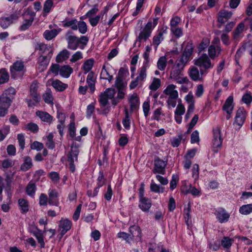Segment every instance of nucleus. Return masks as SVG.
<instances>
[{
  "instance_id": "obj_1",
  "label": "nucleus",
  "mask_w": 252,
  "mask_h": 252,
  "mask_svg": "<svg viewBox=\"0 0 252 252\" xmlns=\"http://www.w3.org/2000/svg\"><path fill=\"white\" fill-rule=\"evenodd\" d=\"M126 73V69L123 67H121L116 78L115 85L118 90L117 97L119 99H122L125 96Z\"/></svg>"
},
{
  "instance_id": "obj_2",
  "label": "nucleus",
  "mask_w": 252,
  "mask_h": 252,
  "mask_svg": "<svg viewBox=\"0 0 252 252\" xmlns=\"http://www.w3.org/2000/svg\"><path fill=\"white\" fill-rule=\"evenodd\" d=\"M158 18H155L152 22L149 20L145 27L140 32L137 39V41H146L151 36L153 29L157 25Z\"/></svg>"
},
{
  "instance_id": "obj_3",
  "label": "nucleus",
  "mask_w": 252,
  "mask_h": 252,
  "mask_svg": "<svg viewBox=\"0 0 252 252\" xmlns=\"http://www.w3.org/2000/svg\"><path fill=\"white\" fill-rule=\"evenodd\" d=\"M116 91L114 88H108L99 95L98 101L102 107L106 106L108 104V100L112 99V103L114 105L117 104V101L114 98Z\"/></svg>"
},
{
  "instance_id": "obj_4",
  "label": "nucleus",
  "mask_w": 252,
  "mask_h": 252,
  "mask_svg": "<svg viewBox=\"0 0 252 252\" xmlns=\"http://www.w3.org/2000/svg\"><path fill=\"white\" fill-rule=\"evenodd\" d=\"M213 132V151L215 153H217L221 147L223 138L221 137L220 128V127L216 126L214 128Z\"/></svg>"
},
{
  "instance_id": "obj_5",
  "label": "nucleus",
  "mask_w": 252,
  "mask_h": 252,
  "mask_svg": "<svg viewBox=\"0 0 252 252\" xmlns=\"http://www.w3.org/2000/svg\"><path fill=\"white\" fill-rule=\"evenodd\" d=\"M15 94L16 90L14 88L10 87L7 89L0 97V104L9 107Z\"/></svg>"
},
{
  "instance_id": "obj_6",
  "label": "nucleus",
  "mask_w": 252,
  "mask_h": 252,
  "mask_svg": "<svg viewBox=\"0 0 252 252\" xmlns=\"http://www.w3.org/2000/svg\"><path fill=\"white\" fill-rule=\"evenodd\" d=\"M194 64L200 68H203L205 70L212 68L214 64L211 63L210 58L206 54H202L198 58L194 60Z\"/></svg>"
},
{
  "instance_id": "obj_7",
  "label": "nucleus",
  "mask_w": 252,
  "mask_h": 252,
  "mask_svg": "<svg viewBox=\"0 0 252 252\" xmlns=\"http://www.w3.org/2000/svg\"><path fill=\"white\" fill-rule=\"evenodd\" d=\"M141 230L140 227L137 225H133L131 226L128 230V233H127V242L131 241V244H134L140 238Z\"/></svg>"
},
{
  "instance_id": "obj_8",
  "label": "nucleus",
  "mask_w": 252,
  "mask_h": 252,
  "mask_svg": "<svg viewBox=\"0 0 252 252\" xmlns=\"http://www.w3.org/2000/svg\"><path fill=\"white\" fill-rule=\"evenodd\" d=\"M79 153V149L76 146H71V150L67 156V161L69 162L70 170L73 172L75 170V166L74 164L77 161L78 156Z\"/></svg>"
},
{
  "instance_id": "obj_9",
  "label": "nucleus",
  "mask_w": 252,
  "mask_h": 252,
  "mask_svg": "<svg viewBox=\"0 0 252 252\" xmlns=\"http://www.w3.org/2000/svg\"><path fill=\"white\" fill-rule=\"evenodd\" d=\"M186 64L187 63L183 61L178 59L171 68L169 77L175 78L178 75H180Z\"/></svg>"
},
{
  "instance_id": "obj_10",
  "label": "nucleus",
  "mask_w": 252,
  "mask_h": 252,
  "mask_svg": "<svg viewBox=\"0 0 252 252\" xmlns=\"http://www.w3.org/2000/svg\"><path fill=\"white\" fill-rule=\"evenodd\" d=\"M18 18L19 16L17 14H12L8 17H2L0 18V26L3 29H6Z\"/></svg>"
},
{
  "instance_id": "obj_11",
  "label": "nucleus",
  "mask_w": 252,
  "mask_h": 252,
  "mask_svg": "<svg viewBox=\"0 0 252 252\" xmlns=\"http://www.w3.org/2000/svg\"><path fill=\"white\" fill-rule=\"evenodd\" d=\"M66 39L68 49L73 50L77 49L79 44V39L77 37L72 35L71 32H68L66 34Z\"/></svg>"
},
{
  "instance_id": "obj_12",
  "label": "nucleus",
  "mask_w": 252,
  "mask_h": 252,
  "mask_svg": "<svg viewBox=\"0 0 252 252\" xmlns=\"http://www.w3.org/2000/svg\"><path fill=\"white\" fill-rule=\"evenodd\" d=\"M205 71L200 70L199 72L197 68L192 66L189 70L190 78L194 81H201L203 80V74Z\"/></svg>"
},
{
  "instance_id": "obj_13",
  "label": "nucleus",
  "mask_w": 252,
  "mask_h": 252,
  "mask_svg": "<svg viewBox=\"0 0 252 252\" xmlns=\"http://www.w3.org/2000/svg\"><path fill=\"white\" fill-rule=\"evenodd\" d=\"M129 104V111L130 112H136L138 110L140 102L137 94L134 93L131 95L128 99Z\"/></svg>"
},
{
  "instance_id": "obj_14",
  "label": "nucleus",
  "mask_w": 252,
  "mask_h": 252,
  "mask_svg": "<svg viewBox=\"0 0 252 252\" xmlns=\"http://www.w3.org/2000/svg\"><path fill=\"white\" fill-rule=\"evenodd\" d=\"M244 22L240 23L232 32V38L235 41H239L243 37V32L246 30Z\"/></svg>"
},
{
  "instance_id": "obj_15",
  "label": "nucleus",
  "mask_w": 252,
  "mask_h": 252,
  "mask_svg": "<svg viewBox=\"0 0 252 252\" xmlns=\"http://www.w3.org/2000/svg\"><path fill=\"white\" fill-rule=\"evenodd\" d=\"M218 221L221 223L226 222L230 217V215L223 208H220L217 210L215 213Z\"/></svg>"
},
{
  "instance_id": "obj_16",
  "label": "nucleus",
  "mask_w": 252,
  "mask_h": 252,
  "mask_svg": "<svg viewBox=\"0 0 252 252\" xmlns=\"http://www.w3.org/2000/svg\"><path fill=\"white\" fill-rule=\"evenodd\" d=\"M246 119V113L243 108H239L237 111L234 125H237L238 128L243 125Z\"/></svg>"
},
{
  "instance_id": "obj_17",
  "label": "nucleus",
  "mask_w": 252,
  "mask_h": 252,
  "mask_svg": "<svg viewBox=\"0 0 252 252\" xmlns=\"http://www.w3.org/2000/svg\"><path fill=\"white\" fill-rule=\"evenodd\" d=\"M193 46L192 42H188L184 49L181 58L179 59L187 63L193 52Z\"/></svg>"
},
{
  "instance_id": "obj_18",
  "label": "nucleus",
  "mask_w": 252,
  "mask_h": 252,
  "mask_svg": "<svg viewBox=\"0 0 252 252\" xmlns=\"http://www.w3.org/2000/svg\"><path fill=\"white\" fill-rule=\"evenodd\" d=\"M48 203L50 205L58 206L59 204V193L55 189H49L48 191Z\"/></svg>"
},
{
  "instance_id": "obj_19",
  "label": "nucleus",
  "mask_w": 252,
  "mask_h": 252,
  "mask_svg": "<svg viewBox=\"0 0 252 252\" xmlns=\"http://www.w3.org/2000/svg\"><path fill=\"white\" fill-rule=\"evenodd\" d=\"M166 163L162 159H159V158H157L155 160V167L153 170V172L155 174L159 173L161 174H164L165 172V166Z\"/></svg>"
},
{
  "instance_id": "obj_20",
  "label": "nucleus",
  "mask_w": 252,
  "mask_h": 252,
  "mask_svg": "<svg viewBox=\"0 0 252 252\" xmlns=\"http://www.w3.org/2000/svg\"><path fill=\"white\" fill-rule=\"evenodd\" d=\"M52 53L47 54V55H41L38 58V63H39V69L40 71L44 70L50 61V60L52 56Z\"/></svg>"
},
{
  "instance_id": "obj_21",
  "label": "nucleus",
  "mask_w": 252,
  "mask_h": 252,
  "mask_svg": "<svg viewBox=\"0 0 252 252\" xmlns=\"http://www.w3.org/2000/svg\"><path fill=\"white\" fill-rule=\"evenodd\" d=\"M232 14L231 11L221 9L218 14V22L221 24L224 23L231 17Z\"/></svg>"
},
{
  "instance_id": "obj_22",
  "label": "nucleus",
  "mask_w": 252,
  "mask_h": 252,
  "mask_svg": "<svg viewBox=\"0 0 252 252\" xmlns=\"http://www.w3.org/2000/svg\"><path fill=\"white\" fill-rule=\"evenodd\" d=\"M139 199L140 204L139 206L140 208L143 211H148L152 206L151 200L143 195L142 192L141 193V196L139 197Z\"/></svg>"
},
{
  "instance_id": "obj_23",
  "label": "nucleus",
  "mask_w": 252,
  "mask_h": 252,
  "mask_svg": "<svg viewBox=\"0 0 252 252\" xmlns=\"http://www.w3.org/2000/svg\"><path fill=\"white\" fill-rule=\"evenodd\" d=\"M26 14L30 15V17L28 19H25L24 20L23 24L20 27V30L21 31L27 30L32 25L34 20L35 13L33 12L27 11Z\"/></svg>"
},
{
  "instance_id": "obj_24",
  "label": "nucleus",
  "mask_w": 252,
  "mask_h": 252,
  "mask_svg": "<svg viewBox=\"0 0 252 252\" xmlns=\"http://www.w3.org/2000/svg\"><path fill=\"white\" fill-rule=\"evenodd\" d=\"M37 83L33 82L30 87V96L36 103H38L40 100V96L37 92Z\"/></svg>"
},
{
  "instance_id": "obj_25",
  "label": "nucleus",
  "mask_w": 252,
  "mask_h": 252,
  "mask_svg": "<svg viewBox=\"0 0 252 252\" xmlns=\"http://www.w3.org/2000/svg\"><path fill=\"white\" fill-rule=\"evenodd\" d=\"M71 221L67 219L63 220V219L60 221L59 227L61 229V234L63 235L68 231L71 227Z\"/></svg>"
},
{
  "instance_id": "obj_26",
  "label": "nucleus",
  "mask_w": 252,
  "mask_h": 252,
  "mask_svg": "<svg viewBox=\"0 0 252 252\" xmlns=\"http://www.w3.org/2000/svg\"><path fill=\"white\" fill-rule=\"evenodd\" d=\"M176 86L173 84L168 85L166 88L164 90V93L169 95L171 98H177L178 97V93L175 90Z\"/></svg>"
},
{
  "instance_id": "obj_27",
  "label": "nucleus",
  "mask_w": 252,
  "mask_h": 252,
  "mask_svg": "<svg viewBox=\"0 0 252 252\" xmlns=\"http://www.w3.org/2000/svg\"><path fill=\"white\" fill-rule=\"evenodd\" d=\"M221 52V48L219 45L212 44L208 48L209 58L214 59L216 56H219Z\"/></svg>"
},
{
  "instance_id": "obj_28",
  "label": "nucleus",
  "mask_w": 252,
  "mask_h": 252,
  "mask_svg": "<svg viewBox=\"0 0 252 252\" xmlns=\"http://www.w3.org/2000/svg\"><path fill=\"white\" fill-rule=\"evenodd\" d=\"M35 49L40 51L41 55H47V54L52 53V50L50 46L42 43H38Z\"/></svg>"
},
{
  "instance_id": "obj_29",
  "label": "nucleus",
  "mask_w": 252,
  "mask_h": 252,
  "mask_svg": "<svg viewBox=\"0 0 252 252\" xmlns=\"http://www.w3.org/2000/svg\"><path fill=\"white\" fill-rule=\"evenodd\" d=\"M233 96H230L226 100L223 106V110L225 111L227 114H231L232 112L234 107V105L233 104Z\"/></svg>"
},
{
  "instance_id": "obj_30",
  "label": "nucleus",
  "mask_w": 252,
  "mask_h": 252,
  "mask_svg": "<svg viewBox=\"0 0 252 252\" xmlns=\"http://www.w3.org/2000/svg\"><path fill=\"white\" fill-rule=\"evenodd\" d=\"M36 114L43 122L48 124H50L52 122L53 117L47 112L38 111Z\"/></svg>"
},
{
  "instance_id": "obj_31",
  "label": "nucleus",
  "mask_w": 252,
  "mask_h": 252,
  "mask_svg": "<svg viewBox=\"0 0 252 252\" xmlns=\"http://www.w3.org/2000/svg\"><path fill=\"white\" fill-rule=\"evenodd\" d=\"M24 68V63L21 61H17L15 62L12 66L10 68L11 76L12 77H15L14 73L16 71H21L23 70Z\"/></svg>"
},
{
  "instance_id": "obj_32",
  "label": "nucleus",
  "mask_w": 252,
  "mask_h": 252,
  "mask_svg": "<svg viewBox=\"0 0 252 252\" xmlns=\"http://www.w3.org/2000/svg\"><path fill=\"white\" fill-rule=\"evenodd\" d=\"M73 72V69L68 65L61 66L60 74L64 77H68Z\"/></svg>"
},
{
  "instance_id": "obj_33",
  "label": "nucleus",
  "mask_w": 252,
  "mask_h": 252,
  "mask_svg": "<svg viewBox=\"0 0 252 252\" xmlns=\"http://www.w3.org/2000/svg\"><path fill=\"white\" fill-rule=\"evenodd\" d=\"M18 205L20 208L21 212L25 214L29 211V205L28 201L23 198L18 200Z\"/></svg>"
},
{
  "instance_id": "obj_34",
  "label": "nucleus",
  "mask_w": 252,
  "mask_h": 252,
  "mask_svg": "<svg viewBox=\"0 0 252 252\" xmlns=\"http://www.w3.org/2000/svg\"><path fill=\"white\" fill-rule=\"evenodd\" d=\"M32 166V158L26 156L24 158V161L21 165V170L23 171H26L30 169Z\"/></svg>"
},
{
  "instance_id": "obj_35",
  "label": "nucleus",
  "mask_w": 252,
  "mask_h": 252,
  "mask_svg": "<svg viewBox=\"0 0 252 252\" xmlns=\"http://www.w3.org/2000/svg\"><path fill=\"white\" fill-rule=\"evenodd\" d=\"M69 56V52L66 49H64L57 56L56 61L58 63H62L67 60Z\"/></svg>"
},
{
  "instance_id": "obj_36",
  "label": "nucleus",
  "mask_w": 252,
  "mask_h": 252,
  "mask_svg": "<svg viewBox=\"0 0 252 252\" xmlns=\"http://www.w3.org/2000/svg\"><path fill=\"white\" fill-rule=\"evenodd\" d=\"M59 31L56 29H53L51 30H46L44 32L43 35L44 38L50 40L54 38L59 33Z\"/></svg>"
},
{
  "instance_id": "obj_37",
  "label": "nucleus",
  "mask_w": 252,
  "mask_h": 252,
  "mask_svg": "<svg viewBox=\"0 0 252 252\" xmlns=\"http://www.w3.org/2000/svg\"><path fill=\"white\" fill-rule=\"evenodd\" d=\"M94 63V60L93 59H89L87 60L84 63L82 69L84 70V73L89 72L92 68Z\"/></svg>"
},
{
  "instance_id": "obj_38",
  "label": "nucleus",
  "mask_w": 252,
  "mask_h": 252,
  "mask_svg": "<svg viewBox=\"0 0 252 252\" xmlns=\"http://www.w3.org/2000/svg\"><path fill=\"white\" fill-rule=\"evenodd\" d=\"M36 189V185L35 183L31 181L29 183L26 187V191L28 195L32 197L34 195Z\"/></svg>"
},
{
  "instance_id": "obj_39",
  "label": "nucleus",
  "mask_w": 252,
  "mask_h": 252,
  "mask_svg": "<svg viewBox=\"0 0 252 252\" xmlns=\"http://www.w3.org/2000/svg\"><path fill=\"white\" fill-rule=\"evenodd\" d=\"M33 235L37 239L38 242L40 244L41 248H44L45 243L41 231L36 228V230L33 232Z\"/></svg>"
},
{
  "instance_id": "obj_40",
  "label": "nucleus",
  "mask_w": 252,
  "mask_h": 252,
  "mask_svg": "<svg viewBox=\"0 0 252 252\" xmlns=\"http://www.w3.org/2000/svg\"><path fill=\"white\" fill-rule=\"evenodd\" d=\"M52 85L56 90L59 91H63L67 87L66 84L62 83L59 80L54 81L52 83Z\"/></svg>"
},
{
  "instance_id": "obj_41",
  "label": "nucleus",
  "mask_w": 252,
  "mask_h": 252,
  "mask_svg": "<svg viewBox=\"0 0 252 252\" xmlns=\"http://www.w3.org/2000/svg\"><path fill=\"white\" fill-rule=\"evenodd\" d=\"M164 188L156 184L153 180H152L150 185V190L151 191L156 193H162L164 191Z\"/></svg>"
},
{
  "instance_id": "obj_42",
  "label": "nucleus",
  "mask_w": 252,
  "mask_h": 252,
  "mask_svg": "<svg viewBox=\"0 0 252 252\" xmlns=\"http://www.w3.org/2000/svg\"><path fill=\"white\" fill-rule=\"evenodd\" d=\"M9 74L5 69H0V84L6 83L9 80Z\"/></svg>"
},
{
  "instance_id": "obj_43",
  "label": "nucleus",
  "mask_w": 252,
  "mask_h": 252,
  "mask_svg": "<svg viewBox=\"0 0 252 252\" xmlns=\"http://www.w3.org/2000/svg\"><path fill=\"white\" fill-rule=\"evenodd\" d=\"M100 78L102 79L108 80L109 82H111L113 79V76L109 74L105 65L103 66L100 73Z\"/></svg>"
},
{
  "instance_id": "obj_44",
  "label": "nucleus",
  "mask_w": 252,
  "mask_h": 252,
  "mask_svg": "<svg viewBox=\"0 0 252 252\" xmlns=\"http://www.w3.org/2000/svg\"><path fill=\"white\" fill-rule=\"evenodd\" d=\"M239 212L245 215H247L252 212V204L244 205L240 207Z\"/></svg>"
},
{
  "instance_id": "obj_45",
  "label": "nucleus",
  "mask_w": 252,
  "mask_h": 252,
  "mask_svg": "<svg viewBox=\"0 0 252 252\" xmlns=\"http://www.w3.org/2000/svg\"><path fill=\"white\" fill-rule=\"evenodd\" d=\"M1 167L3 169H6L12 167L15 164V161L10 158H5L1 161Z\"/></svg>"
},
{
  "instance_id": "obj_46",
  "label": "nucleus",
  "mask_w": 252,
  "mask_h": 252,
  "mask_svg": "<svg viewBox=\"0 0 252 252\" xmlns=\"http://www.w3.org/2000/svg\"><path fill=\"white\" fill-rule=\"evenodd\" d=\"M167 59L165 56L160 57L157 63V67L160 70H164L166 66Z\"/></svg>"
},
{
  "instance_id": "obj_47",
  "label": "nucleus",
  "mask_w": 252,
  "mask_h": 252,
  "mask_svg": "<svg viewBox=\"0 0 252 252\" xmlns=\"http://www.w3.org/2000/svg\"><path fill=\"white\" fill-rule=\"evenodd\" d=\"M161 86L160 79L154 77L153 79L152 82L149 86V89L153 91L157 90Z\"/></svg>"
},
{
  "instance_id": "obj_48",
  "label": "nucleus",
  "mask_w": 252,
  "mask_h": 252,
  "mask_svg": "<svg viewBox=\"0 0 252 252\" xmlns=\"http://www.w3.org/2000/svg\"><path fill=\"white\" fill-rule=\"evenodd\" d=\"M43 98L46 103L53 104V97L50 90H47L43 95Z\"/></svg>"
},
{
  "instance_id": "obj_49",
  "label": "nucleus",
  "mask_w": 252,
  "mask_h": 252,
  "mask_svg": "<svg viewBox=\"0 0 252 252\" xmlns=\"http://www.w3.org/2000/svg\"><path fill=\"white\" fill-rule=\"evenodd\" d=\"M147 66L144 65L140 69L138 76L136 77L137 80L142 82L146 77V70Z\"/></svg>"
},
{
  "instance_id": "obj_50",
  "label": "nucleus",
  "mask_w": 252,
  "mask_h": 252,
  "mask_svg": "<svg viewBox=\"0 0 252 252\" xmlns=\"http://www.w3.org/2000/svg\"><path fill=\"white\" fill-rule=\"evenodd\" d=\"M171 79L176 81V82L179 84H188L189 81L187 77H181L180 75L176 76L175 78Z\"/></svg>"
},
{
  "instance_id": "obj_51",
  "label": "nucleus",
  "mask_w": 252,
  "mask_h": 252,
  "mask_svg": "<svg viewBox=\"0 0 252 252\" xmlns=\"http://www.w3.org/2000/svg\"><path fill=\"white\" fill-rule=\"evenodd\" d=\"M233 240L227 237L223 238L221 241V244L224 248H230L232 244Z\"/></svg>"
},
{
  "instance_id": "obj_52",
  "label": "nucleus",
  "mask_w": 252,
  "mask_h": 252,
  "mask_svg": "<svg viewBox=\"0 0 252 252\" xmlns=\"http://www.w3.org/2000/svg\"><path fill=\"white\" fill-rule=\"evenodd\" d=\"M242 101L247 105H250L252 101V94L251 93L245 94L242 98Z\"/></svg>"
},
{
  "instance_id": "obj_53",
  "label": "nucleus",
  "mask_w": 252,
  "mask_h": 252,
  "mask_svg": "<svg viewBox=\"0 0 252 252\" xmlns=\"http://www.w3.org/2000/svg\"><path fill=\"white\" fill-rule=\"evenodd\" d=\"M53 5L52 0H46L43 5V11L46 14L50 11L51 8Z\"/></svg>"
},
{
  "instance_id": "obj_54",
  "label": "nucleus",
  "mask_w": 252,
  "mask_h": 252,
  "mask_svg": "<svg viewBox=\"0 0 252 252\" xmlns=\"http://www.w3.org/2000/svg\"><path fill=\"white\" fill-rule=\"evenodd\" d=\"M79 32L82 34L85 33L87 31V26L84 21H79L77 24Z\"/></svg>"
},
{
  "instance_id": "obj_55",
  "label": "nucleus",
  "mask_w": 252,
  "mask_h": 252,
  "mask_svg": "<svg viewBox=\"0 0 252 252\" xmlns=\"http://www.w3.org/2000/svg\"><path fill=\"white\" fill-rule=\"evenodd\" d=\"M48 202V197L44 193H41L39 198V204L40 206H46Z\"/></svg>"
},
{
  "instance_id": "obj_56",
  "label": "nucleus",
  "mask_w": 252,
  "mask_h": 252,
  "mask_svg": "<svg viewBox=\"0 0 252 252\" xmlns=\"http://www.w3.org/2000/svg\"><path fill=\"white\" fill-rule=\"evenodd\" d=\"M82 58L83 55L82 52L80 51H77L72 56L70 59V61L72 63H75Z\"/></svg>"
},
{
  "instance_id": "obj_57",
  "label": "nucleus",
  "mask_w": 252,
  "mask_h": 252,
  "mask_svg": "<svg viewBox=\"0 0 252 252\" xmlns=\"http://www.w3.org/2000/svg\"><path fill=\"white\" fill-rule=\"evenodd\" d=\"M179 180V177L177 175L174 174L172 175V180L170 183V188L173 190L177 186V183Z\"/></svg>"
},
{
  "instance_id": "obj_58",
  "label": "nucleus",
  "mask_w": 252,
  "mask_h": 252,
  "mask_svg": "<svg viewBox=\"0 0 252 252\" xmlns=\"http://www.w3.org/2000/svg\"><path fill=\"white\" fill-rule=\"evenodd\" d=\"M185 112V108L183 104L179 103L175 112V115H182Z\"/></svg>"
},
{
  "instance_id": "obj_59",
  "label": "nucleus",
  "mask_w": 252,
  "mask_h": 252,
  "mask_svg": "<svg viewBox=\"0 0 252 252\" xmlns=\"http://www.w3.org/2000/svg\"><path fill=\"white\" fill-rule=\"evenodd\" d=\"M64 26L65 27H70L73 30H77L78 26L77 24V20L76 19L67 21Z\"/></svg>"
},
{
  "instance_id": "obj_60",
  "label": "nucleus",
  "mask_w": 252,
  "mask_h": 252,
  "mask_svg": "<svg viewBox=\"0 0 252 252\" xmlns=\"http://www.w3.org/2000/svg\"><path fill=\"white\" fill-rule=\"evenodd\" d=\"M26 128L31 131L35 133L37 132L38 130V126L33 123H30L27 124L26 126Z\"/></svg>"
},
{
  "instance_id": "obj_61",
  "label": "nucleus",
  "mask_w": 252,
  "mask_h": 252,
  "mask_svg": "<svg viewBox=\"0 0 252 252\" xmlns=\"http://www.w3.org/2000/svg\"><path fill=\"white\" fill-rule=\"evenodd\" d=\"M163 39V32H159L157 35L153 37V43L158 46Z\"/></svg>"
},
{
  "instance_id": "obj_62",
  "label": "nucleus",
  "mask_w": 252,
  "mask_h": 252,
  "mask_svg": "<svg viewBox=\"0 0 252 252\" xmlns=\"http://www.w3.org/2000/svg\"><path fill=\"white\" fill-rule=\"evenodd\" d=\"M180 21L181 19L178 16L173 18L170 21V29L177 28Z\"/></svg>"
},
{
  "instance_id": "obj_63",
  "label": "nucleus",
  "mask_w": 252,
  "mask_h": 252,
  "mask_svg": "<svg viewBox=\"0 0 252 252\" xmlns=\"http://www.w3.org/2000/svg\"><path fill=\"white\" fill-rule=\"evenodd\" d=\"M32 149H35L37 151H40L44 148V145L42 143L34 141L31 146Z\"/></svg>"
},
{
  "instance_id": "obj_64",
  "label": "nucleus",
  "mask_w": 252,
  "mask_h": 252,
  "mask_svg": "<svg viewBox=\"0 0 252 252\" xmlns=\"http://www.w3.org/2000/svg\"><path fill=\"white\" fill-rule=\"evenodd\" d=\"M100 18V15H97L94 17L89 18V21L91 25L93 27L96 26L98 23Z\"/></svg>"
}]
</instances>
